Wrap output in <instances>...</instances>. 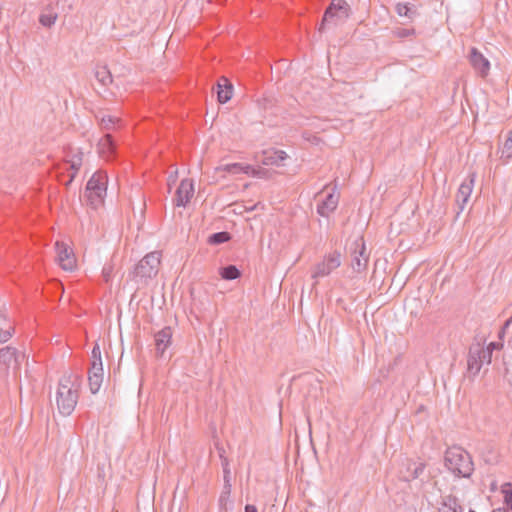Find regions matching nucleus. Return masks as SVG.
Segmentation results:
<instances>
[{"mask_svg":"<svg viewBox=\"0 0 512 512\" xmlns=\"http://www.w3.org/2000/svg\"><path fill=\"white\" fill-rule=\"evenodd\" d=\"M81 387V377L76 373H66L59 380L56 403L60 414L69 416L74 411Z\"/></svg>","mask_w":512,"mask_h":512,"instance_id":"obj_1","label":"nucleus"},{"mask_svg":"<svg viewBox=\"0 0 512 512\" xmlns=\"http://www.w3.org/2000/svg\"><path fill=\"white\" fill-rule=\"evenodd\" d=\"M444 465L455 477L470 478L474 471L471 455L460 446L447 448L444 456Z\"/></svg>","mask_w":512,"mask_h":512,"instance_id":"obj_2","label":"nucleus"},{"mask_svg":"<svg viewBox=\"0 0 512 512\" xmlns=\"http://www.w3.org/2000/svg\"><path fill=\"white\" fill-rule=\"evenodd\" d=\"M108 177L105 172H95L86 185L85 197L93 208L103 204L106 196Z\"/></svg>","mask_w":512,"mask_h":512,"instance_id":"obj_3","label":"nucleus"},{"mask_svg":"<svg viewBox=\"0 0 512 512\" xmlns=\"http://www.w3.org/2000/svg\"><path fill=\"white\" fill-rule=\"evenodd\" d=\"M350 15V6L345 0H332L324 12L319 32H323L327 24L338 25L348 19Z\"/></svg>","mask_w":512,"mask_h":512,"instance_id":"obj_4","label":"nucleus"},{"mask_svg":"<svg viewBox=\"0 0 512 512\" xmlns=\"http://www.w3.org/2000/svg\"><path fill=\"white\" fill-rule=\"evenodd\" d=\"M489 350L484 349V344L476 342L470 345L467 355V371L471 377L479 374L484 364L489 365Z\"/></svg>","mask_w":512,"mask_h":512,"instance_id":"obj_5","label":"nucleus"},{"mask_svg":"<svg viewBox=\"0 0 512 512\" xmlns=\"http://www.w3.org/2000/svg\"><path fill=\"white\" fill-rule=\"evenodd\" d=\"M161 253L153 251L145 255L134 268V277L146 281L158 274Z\"/></svg>","mask_w":512,"mask_h":512,"instance_id":"obj_6","label":"nucleus"},{"mask_svg":"<svg viewBox=\"0 0 512 512\" xmlns=\"http://www.w3.org/2000/svg\"><path fill=\"white\" fill-rule=\"evenodd\" d=\"M341 265V253L333 251L324 256L323 260L311 270V277L313 279L323 278L330 275L335 269Z\"/></svg>","mask_w":512,"mask_h":512,"instance_id":"obj_7","label":"nucleus"},{"mask_svg":"<svg viewBox=\"0 0 512 512\" xmlns=\"http://www.w3.org/2000/svg\"><path fill=\"white\" fill-rule=\"evenodd\" d=\"M20 358H24V355L19 354L14 347L6 346L0 349V369L5 377L11 369L14 372L19 370Z\"/></svg>","mask_w":512,"mask_h":512,"instance_id":"obj_8","label":"nucleus"},{"mask_svg":"<svg viewBox=\"0 0 512 512\" xmlns=\"http://www.w3.org/2000/svg\"><path fill=\"white\" fill-rule=\"evenodd\" d=\"M369 252H367L363 238H359L353 242V250L351 254V267L357 272L361 273L367 269L369 262Z\"/></svg>","mask_w":512,"mask_h":512,"instance_id":"obj_9","label":"nucleus"},{"mask_svg":"<svg viewBox=\"0 0 512 512\" xmlns=\"http://www.w3.org/2000/svg\"><path fill=\"white\" fill-rule=\"evenodd\" d=\"M55 250L60 267L66 271H72L76 267V258L72 248L62 241H56Z\"/></svg>","mask_w":512,"mask_h":512,"instance_id":"obj_10","label":"nucleus"},{"mask_svg":"<svg viewBox=\"0 0 512 512\" xmlns=\"http://www.w3.org/2000/svg\"><path fill=\"white\" fill-rule=\"evenodd\" d=\"M474 182H475V174L472 173L460 185L458 192L456 194V204L459 208V211L457 212V214L462 212L464 210L466 204L468 203L471 193L473 191Z\"/></svg>","mask_w":512,"mask_h":512,"instance_id":"obj_11","label":"nucleus"},{"mask_svg":"<svg viewBox=\"0 0 512 512\" xmlns=\"http://www.w3.org/2000/svg\"><path fill=\"white\" fill-rule=\"evenodd\" d=\"M469 60L472 67L481 77L484 78L488 75L490 70V62L477 48L471 49Z\"/></svg>","mask_w":512,"mask_h":512,"instance_id":"obj_12","label":"nucleus"},{"mask_svg":"<svg viewBox=\"0 0 512 512\" xmlns=\"http://www.w3.org/2000/svg\"><path fill=\"white\" fill-rule=\"evenodd\" d=\"M194 195V185L192 180L183 179L176 190L175 204L177 206H186Z\"/></svg>","mask_w":512,"mask_h":512,"instance_id":"obj_13","label":"nucleus"},{"mask_svg":"<svg viewBox=\"0 0 512 512\" xmlns=\"http://www.w3.org/2000/svg\"><path fill=\"white\" fill-rule=\"evenodd\" d=\"M339 203V194L335 188L328 192L325 198L318 204L317 212L322 217H328L337 208Z\"/></svg>","mask_w":512,"mask_h":512,"instance_id":"obj_14","label":"nucleus"},{"mask_svg":"<svg viewBox=\"0 0 512 512\" xmlns=\"http://www.w3.org/2000/svg\"><path fill=\"white\" fill-rule=\"evenodd\" d=\"M425 470V464L422 462H414L408 460L405 463V466L400 471V478L403 481L410 482L415 479H418Z\"/></svg>","mask_w":512,"mask_h":512,"instance_id":"obj_15","label":"nucleus"},{"mask_svg":"<svg viewBox=\"0 0 512 512\" xmlns=\"http://www.w3.org/2000/svg\"><path fill=\"white\" fill-rule=\"evenodd\" d=\"M69 159L67 160V164H69V167L67 168V171H68V179L67 180H62L61 178L59 179L60 181L63 182V184L65 186H69L72 181L74 180V178L76 177L80 167L82 166V161H83V153L81 151H77L76 153L72 154V155H68Z\"/></svg>","mask_w":512,"mask_h":512,"instance_id":"obj_16","label":"nucleus"},{"mask_svg":"<svg viewBox=\"0 0 512 512\" xmlns=\"http://www.w3.org/2000/svg\"><path fill=\"white\" fill-rule=\"evenodd\" d=\"M97 147L98 153L102 158L110 160L114 157L116 146L111 134L107 133L104 135L99 140Z\"/></svg>","mask_w":512,"mask_h":512,"instance_id":"obj_17","label":"nucleus"},{"mask_svg":"<svg viewBox=\"0 0 512 512\" xmlns=\"http://www.w3.org/2000/svg\"><path fill=\"white\" fill-rule=\"evenodd\" d=\"M172 330L170 327H164L155 334V346L158 356H162L165 350L171 344Z\"/></svg>","mask_w":512,"mask_h":512,"instance_id":"obj_18","label":"nucleus"},{"mask_svg":"<svg viewBox=\"0 0 512 512\" xmlns=\"http://www.w3.org/2000/svg\"><path fill=\"white\" fill-rule=\"evenodd\" d=\"M497 154L502 165L512 162V129L508 131L502 145H499Z\"/></svg>","mask_w":512,"mask_h":512,"instance_id":"obj_19","label":"nucleus"},{"mask_svg":"<svg viewBox=\"0 0 512 512\" xmlns=\"http://www.w3.org/2000/svg\"><path fill=\"white\" fill-rule=\"evenodd\" d=\"M233 93V85L226 77H221L217 83V98L222 104L228 102Z\"/></svg>","mask_w":512,"mask_h":512,"instance_id":"obj_20","label":"nucleus"},{"mask_svg":"<svg viewBox=\"0 0 512 512\" xmlns=\"http://www.w3.org/2000/svg\"><path fill=\"white\" fill-rule=\"evenodd\" d=\"M439 512H463V507L460 505L459 500L454 495H446L442 497Z\"/></svg>","mask_w":512,"mask_h":512,"instance_id":"obj_21","label":"nucleus"},{"mask_svg":"<svg viewBox=\"0 0 512 512\" xmlns=\"http://www.w3.org/2000/svg\"><path fill=\"white\" fill-rule=\"evenodd\" d=\"M216 170L224 171V172L231 173V174H239V173L249 174L250 172L255 174V170L250 165L244 166L240 163H231V164L221 165V166L217 167Z\"/></svg>","mask_w":512,"mask_h":512,"instance_id":"obj_22","label":"nucleus"},{"mask_svg":"<svg viewBox=\"0 0 512 512\" xmlns=\"http://www.w3.org/2000/svg\"><path fill=\"white\" fill-rule=\"evenodd\" d=\"M287 158L286 152L282 150H274L264 153V159L262 160L264 165H281V163Z\"/></svg>","mask_w":512,"mask_h":512,"instance_id":"obj_23","label":"nucleus"},{"mask_svg":"<svg viewBox=\"0 0 512 512\" xmlns=\"http://www.w3.org/2000/svg\"><path fill=\"white\" fill-rule=\"evenodd\" d=\"M14 327L10 320L0 315V343L7 342L13 335Z\"/></svg>","mask_w":512,"mask_h":512,"instance_id":"obj_24","label":"nucleus"},{"mask_svg":"<svg viewBox=\"0 0 512 512\" xmlns=\"http://www.w3.org/2000/svg\"><path fill=\"white\" fill-rule=\"evenodd\" d=\"M95 77L97 81L104 87L112 83V75L106 66H97L95 68Z\"/></svg>","mask_w":512,"mask_h":512,"instance_id":"obj_25","label":"nucleus"},{"mask_svg":"<svg viewBox=\"0 0 512 512\" xmlns=\"http://www.w3.org/2000/svg\"><path fill=\"white\" fill-rule=\"evenodd\" d=\"M121 123V119L111 115H103L100 118L101 129L109 131L116 128Z\"/></svg>","mask_w":512,"mask_h":512,"instance_id":"obj_26","label":"nucleus"},{"mask_svg":"<svg viewBox=\"0 0 512 512\" xmlns=\"http://www.w3.org/2000/svg\"><path fill=\"white\" fill-rule=\"evenodd\" d=\"M220 275L225 280H235L240 277L241 273L236 266L228 265L221 268Z\"/></svg>","mask_w":512,"mask_h":512,"instance_id":"obj_27","label":"nucleus"},{"mask_svg":"<svg viewBox=\"0 0 512 512\" xmlns=\"http://www.w3.org/2000/svg\"><path fill=\"white\" fill-rule=\"evenodd\" d=\"M230 238L231 236L228 232H217L209 237L208 242L213 245H218L229 241Z\"/></svg>","mask_w":512,"mask_h":512,"instance_id":"obj_28","label":"nucleus"},{"mask_svg":"<svg viewBox=\"0 0 512 512\" xmlns=\"http://www.w3.org/2000/svg\"><path fill=\"white\" fill-rule=\"evenodd\" d=\"M103 375H88L89 388L92 394H96L102 384Z\"/></svg>","mask_w":512,"mask_h":512,"instance_id":"obj_29","label":"nucleus"},{"mask_svg":"<svg viewBox=\"0 0 512 512\" xmlns=\"http://www.w3.org/2000/svg\"><path fill=\"white\" fill-rule=\"evenodd\" d=\"M501 492L504 496V503L512 510V484L504 483L501 486Z\"/></svg>","mask_w":512,"mask_h":512,"instance_id":"obj_30","label":"nucleus"},{"mask_svg":"<svg viewBox=\"0 0 512 512\" xmlns=\"http://www.w3.org/2000/svg\"><path fill=\"white\" fill-rule=\"evenodd\" d=\"M396 11L398 15L405 16L408 18H412L416 14L415 10H412L407 4L402 3L397 4Z\"/></svg>","mask_w":512,"mask_h":512,"instance_id":"obj_31","label":"nucleus"},{"mask_svg":"<svg viewBox=\"0 0 512 512\" xmlns=\"http://www.w3.org/2000/svg\"><path fill=\"white\" fill-rule=\"evenodd\" d=\"M220 458L222 460L224 483H231L230 482L231 471H230V467H229V461L226 457L223 456L222 453L220 454Z\"/></svg>","mask_w":512,"mask_h":512,"instance_id":"obj_32","label":"nucleus"},{"mask_svg":"<svg viewBox=\"0 0 512 512\" xmlns=\"http://www.w3.org/2000/svg\"><path fill=\"white\" fill-rule=\"evenodd\" d=\"M231 483H224L222 493L219 498V503L221 506H225L227 501L229 500L231 494Z\"/></svg>","mask_w":512,"mask_h":512,"instance_id":"obj_33","label":"nucleus"},{"mask_svg":"<svg viewBox=\"0 0 512 512\" xmlns=\"http://www.w3.org/2000/svg\"><path fill=\"white\" fill-rule=\"evenodd\" d=\"M57 19L56 14H42L39 18V22L45 27H51Z\"/></svg>","mask_w":512,"mask_h":512,"instance_id":"obj_34","label":"nucleus"},{"mask_svg":"<svg viewBox=\"0 0 512 512\" xmlns=\"http://www.w3.org/2000/svg\"><path fill=\"white\" fill-rule=\"evenodd\" d=\"M88 375H103L102 362H91V367L88 371Z\"/></svg>","mask_w":512,"mask_h":512,"instance_id":"obj_35","label":"nucleus"},{"mask_svg":"<svg viewBox=\"0 0 512 512\" xmlns=\"http://www.w3.org/2000/svg\"><path fill=\"white\" fill-rule=\"evenodd\" d=\"M92 362H102L101 351L98 345H95L92 349Z\"/></svg>","mask_w":512,"mask_h":512,"instance_id":"obj_36","label":"nucleus"},{"mask_svg":"<svg viewBox=\"0 0 512 512\" xmlns=\"http://www.w3.org/2000/svg\"><path fill=\"white\" fill-rule=\"evenodd\" d=\"M501 347H502V345L497 342H490L487 346H484V349L489 350L490 361L492 360L493 350L500 349Z\"/></svg>","mask_w":512,"mask_h":512,"instance_id":"obj_37","label":"nucleus"},{"mask_svg":"<svg viewBox=\"0 0 512 512\" xmlns=\"http://www.w3.org/2000/svg\"><path fill=\"white\" fill-rule=\"evenodd\" d=\"M396 35L398 37H408L412 34H414V30H409V29H399L397 30L396 32Z\"/></svg>","mask_w":512,"mask_h":512,"instance_id":"obj_38","label":"nucleus"},{"mask_svg":"<svg viewBox=\"0 0 512 512\" xmlns=\"http://www.w3.org/2000/svg\"><path fill=\"white\" fill-rule=\"evenodd\" d=\"M303 138L308 140V141H317L318 138L316 136H311L309 133L307 132H304L303 133Z\"/></svg>","mask_w":512,"mask_h":512,"instance_id":"obj_39","label":"nucleus"},{"mask_svg":"<svg viewBox=\"0 0 512 512\" xmlns=\"http://www.w3.org/2000/svg\"><path fill=\"white\" fill-rule=\"evenodd\" d=\"M245 512H258V510H257L256 506L247 504L245 506Z\"/></svg>","mask_w":512,"mask_h":512,"instance_id":"obj_40","label":"nucleus"},{"mask_svg":"<svg viewBox=\"0 0 512 512\" xmlns=\"http://www.w3.org/2000/svg\"><path fill=\"white\" fill-rule=\"evenodd\" d=\"M110 274H111V268L104 267L103 268V275H104L106 281L109 280Z\"/></svg>","mask_w":512,"mask_h":512,"instance_id":"obj_41","label":"nucleus"},{"mask_svg":"<svg viewBox=\"0 0 512 512\" xmlns=\"http://www.w3.org/2000/svg\"><path fill=\"white\" fill-rule=\"evenodd\" d=\"M511 322H512V317H511V318H509V319L505 322L504 327L509 326Z\"/></svg>","mask_w":512,"mask_h":512,"instance_id":"obj_42","label":"nucleus"},{"mask_svg":"<svg viewBox=\"0 0 512 512\" xmlns=\"http://www.w3.org/2000/svg\"><path fill=\"white\" fill-rule=\"evenodd\" d=\"M493 512H507L506 510H501V509H498V510H494Z\"/></svg>","mask_w":512,"mask_h":512,"instance_id":"obj_43","label":"nucleus"},{"mask_svg":"<svg viewBox=\"0 0 512 512\" xmlns=\"http://www.w3.org/2000/svg\"><path fill=\"white\" fill-rule=\"evenodd\" d=\"M469 512H475V511L470 510Z\"/></svg>","mask_w":512,"mask_h":512,"instance_id":"obj_44","label":"nucleus"}]
</instances>
